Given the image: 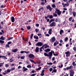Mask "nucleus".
<instances>
[{
	"label": "nucleus",
	"instance_id": "nucleus-26",
	"mask_svg": "<svg viewBox=\"0 0 76 76\" xmlns=\"http://www.w3.org/2000/svg\"><path fill=\"white\" fill-rule=\"evenodd\" d=\"M41 5H43V6H44L45 5V2H44V1H43V2H41L40 3Z\"/></svg>",
	"mask_w": 76,
	"mask_h": 76
},
{
	"label": "nucleus",
	"instance_id": "nucleus-15",
	"mask_svg": "<svg viewBox=\"0 0 76 76\" xmlns=\"http://www.w3.org/2000/svg\"><path fill=\"white\" fill-rule=\"evenodd\" d=\"M47 17L48 18H49V19H53V15H48Z\"/></svg>",
	"mask_w": 76,
	"mask_h": 76
},
{
	"label": "nucleus",
	"instance_id": "nucleus-2",
	"mask_svg": "<svg viewBox=\"0 0 76 76\" xmlns=\"http://www.w3.org/2000/svg\"><path fill=\"white\" fill-rule=\"evenodd\" d=\"M72 67H73V66L72 65L70 66L67 67L66 68H64L63 69L64 70H69V69H72Z\"/></svg>",
	"mask_w": 76,
	"mask_h": 76
},
{
	"label": "nucleus",
	"instance_id": "nucleus-13",
	"mask_svg": "<svg viewBox=\"0 0 76 76\" xmlns=\"http://www.w3.org/2000/svg\"><path fill=\"white\" fill-rule=\"evenodd\" d=\"M56 22H61V19L59 18H56L55 20Z\"/></svg>",
	"mask_w": 76,
	"mask_h": 76
},
{
	"label": "nucleus",
	"instance_id": "nucleus-55",
	"mask_svg": "<svg viewBox=\"0 0 76 76\" xmlns=\"http://www.w3.org/2000/svg\"><path fill=\"white\" fill-rule=\"evenodd\" d=\"M35 39H38V37L37 36H36V37Z\"/></svg>",
	"mask_w": 76,
	"mask_h": 76
},
{
	"label": "nucleus",
	"instance_id": "nucleus-46",
	"mask_svg": "<svg viewBox=\"0 0 76 76\" xmlns=\"http://www.w3.org/2000/svg\"><path fill=\"white\" fill-rule=\"evenodd\" d=\"M73 49L74 51H76V48L75 47H74L73 48Z\"/></svg>",
	"mask_w": 76,
	"mask_h": 76
},
{
	"label": "nucleus",
	"instance_id": "nucleus-41",
	"mask_svg": "<svg viewBox=\"0 0 76 76\" xmlns=\"http://www.w3.org/2000/svg\"><path fill=\"white\" fill-rule=\"evenodd\" d=\"M27 67L28 68H31V66L29 65H28L27 66Z\"/></svg>",
	"mask_w": 76,
	"mask_h": 76
},
{
	"label": "nucleus",
	"instance_id": "nucleus-50",
	"mask_svg": "<svg viewBox=\"0 0 76 76\" xmlns=\"http://www.w3.org/2000/svg\"><path fill=\"white\" fill-rule=\"evenodd\" d=\"M44 47H45V45H44L42 46L41 48H42V49H43V50H44Z\"/></svg>",
	"mask_w": 76,
	"mask_h": 76
},
{
	"label": "nucleus",
	"instance_id": "nucleus-27",
	"mask_svg": "<svg viewBox=\"0 0 76 76\" xmlns=\"http://www.w3.org/2000/svg\"><path fill=\"white\" fill-rule=\"evenodd\" d=\"M53 16L54 17H57V14H56L55 13H53Z\"/></svg>",
	"mask_w": 76,
	"mask_h": 76
},
{
	"label": "nucleus",
	"instance_id": "nucleus-56",
	"mask_svg": "<svg viewBox=\"0 0 76 76\" xmlns=\"http://www.w3.org/2000/svg\"><path fill=\"white\" fill-rule=\"evenodd\" d=\"M51 51L52 52V54H53V55L54 56V55L55 54L54 53V51L53 50H51Z\"/></svg>",
	"mask_w": 76,
	"mask_h": 76
},
{
	"label": "nucleus",
	"instance_id": "nucleus-43",
	"mask_svg": "<svg viewBox=\"0 0 76 76\" xmlns=\"http://www.w3.org/2000/svg\"><path fill=\"white\" fill-rule=\"evenodd\" d=\"M61 66H59L58 67H59V68H62V67H63V65L62 64H61Z\"/></svg>",
	"mask_w": 76,
	"mask_h": 76
},
{
	"label": "nucleus",
	"instance_id": "nucleus-5",
	"mask_svg": "<svg viewBox=\"0 0 76 76\" xmlns=\"http://www.w3.org/2000/svg\"><path fill=\"white\" fill-rule=\"evenodd\" d=\"M56 24L55 22H53L50 25V27H53V26H56Z\"/></svg>",
	"mask_w": 76,
	"mask_h": 76
},
{
	"label": "nucleus",
	"instance_id": "nucleus-3",
	"mask_svg": "<svg viewBox=\"0 0 76 76\" xmlns=\"http://www.w3.org/2000/svg\"><path fill=\"white\" fill-rule=\"evenodd\" d=\"M65 54H66V57H69L70 56V52L69 51H67L66 52H65Z\"/></svg>",
	"mask_w": 76,
	"mask_h": 76
},
{
	"label": "nucleus",
	"instance_id": "nucleus-44",
	"mask_svg": "<svg viewBox=\"0 0 76 76\" xmlns=\"http://www.w3.org/2000/svg\"><path fill=\"white\" fill-rule=\"evenodd\" d=\"M25 57V56H21L20 57V59H24V58Z\"/></svg>",
	"mask_w": 76,
	"mask_h": 76
},
{
	"label": "nucleus",
	"instance_id": "nucleus-51",
	"mask_svg": "<svg viewBox=\"0 0 76 76\" xmlns=\"http://www.w3.org/2000/svg\"><path fill=\"white\" fill-rule=\"evenodd\" d=\"M39 24H36L35 25V26H37V27H39Z\"/></svg>",
	"mask_w": 76,
	"mask_h": 76
},
{
	"label": "nucleus",
	"instance_id": "nucleus-49",
	"mask_svg": "<svg viewBox=\"0 0 76 76\" xmlns=\"http://www.w3.org/2000/svg\"><path fill=\"white\" fill-rule=\"evenodd\" d=\"M5 47H9V45H8V44H6L5 45Z\"/></svg>",
	"mask_w": 76,
	"mask_h": 76
},
{
	"label": "nucleus",
	"instance_id": "nucleus-58",
	"mask_svg": "<svg viewBox=\"0 0 76 76\" xmlns=\"http://www.w3.org/2000/svg\"><path fill=\"white\" fill-rule=\"evenodd\" d=\"M60 42L61 44V43L63 42V41L61 39L60 40Z\"/></svg>",
	"mask_w": 76,
	"mask_h": 76
},
{
	"label": "nucleus",
	"instance_id": "nucleus-9",
	"mask_svg": "<svg viewBox=\"0 0 76 76\" xmlns=\"http://www.w3.org/2000/svg\"><path fill=\"white\" fill-rule=\"evenodd\" d=\"M46 8L47 9L49 10L50 12L52 11V8L50 5H48L47 6H46Z\"/></svg>",
	"mask_w": 76,
	"mask_h": 76
},
{
	"label": "nucleus",
	"instance_id": "nucleus-54",
	"mask_svg": "<svg viewBox=\"0 0 76 76\" xmlns=\"http://www.w3.org/2000/svg\"><path fill=\"white\" fill-rule=\"evenodd\" d=\"M47 50L48 51V52H50V49H49V48H47Z\"/></svg>",
	"mask_w": 76,
	"mask_h": 76
},
{
	"label": "nucleus",
	"instance_id": "nucleus-53",
	"mask_svg": "<svg viewBox=\"0 0 76 76\" xmlns=\"http://www.w3.org/2000/svg\"><path fill=\"white\" fill-rule=\"evenodd\" d=\"M54 46H56L57 45V44L56 42H54L53 44Z\"/></svg>",
	"mask_w": 76,
	"mask_h": 76
},
{
	"label": "nucleus",
	"instance_id": "nucleus-18",
	"mask_svg": "<svg viewBox=\"0 0 76 76\" xmlns=\"http://www.w3.org/2000/svg\"><path fill=\"white\" fill-rule=\"evenodd\" d=\"M44 45H45V46L44 47L45 48V49L47 48H49L50 47V46L48 45L47 44H45Z\"/></svg>",
	"mask_w": 76,
	"mask_h": 76
},
{
	"label": "nucleus",
	"instance_id": "nucleus-1",
	"mask_svg": "<svg viewBox=\"0 0 76 76\" xmlns=\"http://www.w3.org/2000/svg\"><path fill=\"white\" fill-rule=\"evenodd\" d=\"M55 13H57V15H58V16H60V15H61V11H60L59 10H58V9L56 8V9Z\"/></svg>",
	"mask_w": 76,
	"mask_h": 76
},
{
	"label": "nucleus",
	"instance_id": "nucleus-60",
	"mask_svg": "<svg viewBox=\"0 0 76 76\" xmlns=\"http://www.w3.org/2000/svg\"><path fill=\"white\" fill-rule=\"evenodd\" d=\"M41 76H44V73H43L42 72V73L41 74Z\"/></svg>",
	"mask_w": 76,
	"mask_h": 76
},
{
	"label": "nucleus",
	"instance_id": "nucleus-21",
	"mask_svg": "<svg viewBox=\"0 0 76 76\" xmlns=\"http://www.w3.org/2000/svg\"><path fill=\"white\" fill-rule=\"evenodd\" d=\"M45 18L46 19V20H47V22H49V21H50V19H47V18H48V17H47V16H45Z\"/></svg>",
	"mask_w": 76,
	"mask_h": 76
},
{
	"label": "nucleus",
	"instance_id": "nucleus-14",
	"mask_svg": "<svg viewBox=\"0 0 76 76\" xmlns=\"http://www.w3.org/2000/svg\"><path fill=\"white\" fill-rule=\"evenodd\" d=\"M39 48L38 47H36L35 50V52L36 53H38L39 52Z\"/></svg>",
	"mask_w": 76,
	"mask_h": 76
},
{
	"label": "nucleus",
	"instance_id": "nucleus-8",
	"mask_svg": "<svg viewBox=\"0 0 76 76\" xmlns=\"http://www.w3.org/2000/svg\"><path fill=\"white\" fill-rule=\"evenodd\" d=\"M56 38L55 37H53L50 39V41H51L52 42H54L55 41H56Z\"/></svg>",
	"mask_w": 76,
	"mask_h": 76
},
{
	"label": "nucleus",
	"instance_id": "nucleus-25",
	"mask_svg": "<svg viewBox=\"0 0 76 76\" xmlns=\"http://www.w3.org/2000/svg\"><path fill=\"white\" fill-rule=\"evenodd\" d=\"M1 31L2 32H0V35H3V34H4V30H1Z\"/></svg>",
	"mask_w": 76,
	"mask_h": 76
},
{
	"label": "nucleus",
	"instance_id": "nucleus-22",
	"mask_svg": "<svg viewBox=\"0 0 76 76\" xmlns=\"http://www.w3.org/2000/svg\"><path fill=\"white\" fill-rule=\"evenodd\" d=\"M23 71H26V70H28V69L26 68H25V67L23 66Z\"/></svg>",
	"mask_w": 76,
	"mask_h": 76
},
{
	"label": "nucleus",
	"instance_id": "nucleus-62",
	"mask_svg": "<svg viewBox=\"0 0 76 76\" xmlns=\"http://www.w3.org/2000/svg\"><path fill=\"white\" fill-rule=\"evenodd\" d=\"M45 36H47V37H50V35H49L48 34H45Z\"/></svg>",
	"mask_w": 76,
	"mask_h": 76
},
{
	"label": "nucleus",
	"instance_id": "nucleus-63",
	"mask_svg": "<svg viewBox=\"0 0 76 76\" xmlns=\"http://www.w3.org/2000/svg\"><path fill=\"white\" fill-rule=\"evenodd\" d=\"M24 41H28V39L27 38H26L24 39Z\"/></svg>",
	"mask_w": 76,
	"mask_h": 76
},
{
	"label": "nucleus",
	"instance_id": "nucleus-32",
	"mask_svg": "<svg viewBox=\"0 0 76 76\" xmlns=\"http://www.w3.org/2000/svg\"><path fill=\"white\" fill-rule=\"evenodd\" d=\"M44 55L45 56H47V57H49L48 54L47 53H44Z\"/></svg>",
	"mask_w": 76,
	"mask_h": 76
},
{
	"label": "nucleus",
	"instance_id": "nucleus-35",
	"mask_svg": "<svg viewBox=\"0 0 76 76\" xmlns=\"http://www.w3.org/2000/svg\"><path fill=\"white\" fill-rule=\"evenodd\" d=\"M7 73H10L11 72V70L8 69H7Z\"/></svg>",
	"mask_w": 76,
	"mask_h": 76
},
{
	"label": "nucleus",
	"instance_id": "nucleus-20",
	"mask_svg": "<svg viewBox=\"0 0 76 76\" xmlns=\"http://www.w3.org/2000/svg\"><path fill=\"white\" fill-rule=\"evenodd\" d=\"M1 40H3V41H4V40H5L6 38L5 37H3V36H2L1 37Z\"/></svg>",
	"mask_w": 76,
	"mask_h": 76
},
{
	"label": "nucleus",
	"instance_id": "nucleus-45",
	"mask_svg": "<svg viewBox=\"0 0 76 76\" xmlns=\"http://www.w3.org/2000/svg\"><path fill=\"white\" fill-rule=\"evenodd\" d=\"M53 71L54 72V73H56L57 72V69H53Z\"/></svg>",
	"mask_w": 76,
	"mask_h": 76
},
{
	"label": "nucleus",
	"instance_id": "nucleus-12",
	"mask_svg": "<svg viewBox=\"0 0 76 76\" xmlns=\"http://www.w3.org/2000/svg\"><path fill=\"white\" fill-rule=\"evenodd\" d=\"M12 53H17V51H18V49L17 48L14 49H12Z\"/></svg>",
	"mask_w": 76,
	"mask_h": 76
},
{
	"label": "nucleus",
	"instance_id": "nucleus-38",
	"mask_svg": "<svg viewBox=\"0 0 76 76\" xmlns=\"http://www.w3.org/2000/svg\"><path fill=\"white\" fill-rule=\"evenodd\" d=\"M39 50H40V53L41 52H42V51H43L42 50V49L41 48H40Z\"/></svg>",
	"mask_w": 76,
	"mask_h": 76
},
{
	"label": "nucleus",
	"instance_id": "nucleus-17",
	"mask_svg": "<svg viewBox=\"0 0 76 76\" xmlns=\"http://www.w3.org/2000/svg\"><path fill=\"white\" fill-rule=\"evenodd\" d=\"M54 21H55V19L54 18H53L50 20L49 21V23H51L52 22H54Z\"/></svg>",
	"mask_w": 76,
	"mask_h": 76
},
{
	"label": "nucleus",
	"instance_id": "nucleus-19",
	"mask_svg": "<svg viewBox=\"0 0 76 76\" xmlns=\"http://www.w3.org/2000/svg\"><path fill=\"white\" fill-rule=\"evenodd\" d=\"M30 61L31 62V63H34L35 64H37V63H36V62H35L34 61V60H32L31 59H30Z\"/></svg>",
	"mask_w": 76,
	"mask_h": 76
},
{
	"label": "nucleus",
	"instance_id": "nucleus-28",
	"mask_svg": "<svg viewBox=\"0 0 76 76\" xmlns=\"http://www.w3.org/2000/svg\"><path fill=\"white\" fill-rule=\"evenodd\" d=\"M72 13L73 14V16L74 17H75L76 16V12H72Z\"/></svg>",
	"mask_w": 76,
	"mask_h": 76
},
{
	"label": "nucleus",
	"instance_id": "nucleus-4",
	"mask_svg": "<svg viewBox=\"0 0 76 76\" xmlns=\"http://www.w3.org/2000/svg\"><path fill=\"white\" fill-rule=\"evenodd\" d=\"M28 57L29 58H32V59H34V58H35L34 55L32 54H29Z\"/></svg>",
	"mask_w": 76,
	"mask_h": 76
},
{
	"label": "nucleus",
	"instance_id": "nucleus-37",
	"mask_svg": "<svg viewBox=\"0 0 76 76\" xmlns=\"http://www.w3.org/2000/svg\"><path fill=\"white\" fill-rule=\"evenodd\" d=\"M34 36V34H31V35L30 38L31 39H32V37H33V36Z\"/></svg>",
	"mask_w": 76,
	"mask_h": 76
},
{
	"label": "nucleus",
	"instance_id": "nucleus-52",
	"mask_svg": "<svg viewBox=\"0 0 76 76\" xmlns=\"http://www.w3.org/2000/svg\"><path fill=\"white\" fill-rule=\"evenodd\" d=\"M53 68H50L49 69V71H50V72H51V71H53Z\"/></svg>",
	"mask_w": 76,
	"mask_h": 76
},
{
	"label": "nucleus",
	"instance_id": "nucleus-6",
	"mask_svg": "<svg viewBox=\"0 0 76 76\" xmlns=\"http://www.w3.org/2000/svg\"><path fill=\"white\" fill-rule=\"evenodd\" d=\"M69 73H70V76H73L74 75V71L73 69H71L69 71Z\"/></svg>",
	"mask_w": 76,
	"mask_h": 76
},
{
	"label": "nucleus",
	"instance_id": "nucleus-30",
	"mask_svg": "<svg viewBox=\"0 0 76 76\" xmlns=\"http://www.w3.org/2000/svg\"><path fill=\"white\" fill-rule=\"evenodd\" d=\"M13 38V37H9L7 39V40L8 41H10V39H12Z\"/></svg>",
	"mask_w": 76,
	"mask_h": 76
},
{
	"label": "nucleus",
	"instance_id": "nucleus-40",
	"mask_svg": "<svg viewBox=\"0 0 76 76\" xmlns=\"http://www.w3.org/2000/svg\"><path fill=\"white\" fill-rule=\"evenodd\" d=\"M47 64H48V65H52V64H53V63L51 62H50L49 63H48Z\"/></svg>",
	"mask_w": 76,
	"mask_h": 76
},
{
	"label": "nucleus",
	"instance_id": "nucleus-10",
	"mask_svg": "<svg viewBox=\"0 0 76 76\" xmlns=\"http://www.w3.org/2000/svg\"><path fill=\"white\" fill-rule=\"evenodd\" d=\"M11 19V21L12 22H15V18L14 17L12 16L10 18Z\"/></svg>",
	"mask_w": 76,
	"mask_h": 76
},
{
	"label": "nucleus",
	"instance_id": "nucleus-57",
	"mask_svg": "<svg viewBox=\"0 0 76 76\" xmlns=\"http://www.w3.org/2000/svg\"><path fill=\"white\" fill-rule=\"evenodd\" d=\"M31 73H35V71L34 70H32L31 71Z\"/></svg>",
	"mask_w": 76,
	"mask_h": 76
},
{
	"label": "nucleus",
	"instance_id": "nucleus-23",
	"mask_svg": "<svg viewBox=\"0 0 76 76\" xmlns=\"http://www.w3.org/2000/svg\"><path fill=\"white\" fill-rule=\"evenodd\" d=\"M64 31L63 30H61L60 31V35H62V33H63Z\"/></svg>",
	"mask_w": 76,
	"mask_h": 76
},
{
	"label": "nucleus",
	"instance_id": "nucleus-59",
	"mask_svg": "<svg viewBox=\"0 0 76 76\" xmlns=\"http://www.w3.org/2000/svg\"><path fill=\"white\" fill-rule=\"evenodd\" d=\"M15 25H18V23H17V21H15Z\"/></svg>",
	"mask_w": 76,
	"mask_h": 76
},
{
	"label": "nucleus",
	"instance_id": "nucleus-64",
	"mask_svg": "<svg viewBox=\"0 0 76 76\" xmlns=\"http://www.w3.org/2000/svg\"><path fill=\"white\" fill-rule=\"evenodd\" d=\"M54 60H55V57H53L52 58V61H54Z\"/></svg>",
	"mask_w": 76,
	"mask_h": 76
},
{
	"label": "nucleus",
	"instance_id": "nucleus-29",
	"mask_svg": "<svg viewBox=\"0 0 76 76\" xmlns=\"http://www.w3.org/2000/svg\"><path fill=\"white\" fill-rule=\"evenodd\" d=\"M68 39V38L67 37L65 38V39H64V40L65 41V42H67Z\"/></svg>",
	"mask_w": 76,
	"mask_h": 76
},
{
	"label": "nucleus",
	"instance_id": "nucleus-39",
	"mask_svg": "<svg viewBox=\"0 0 76 76\" xmlns=\"http://www.w3.org/2000/svg\"><path fill=\"white\" fill-rule=\"evenodd\" d=\"M72 19H73V18H72V17H71L69 18V21H71L72 20Z\"/></svg>",
	"mask_w": 76,
	"mask_h": 76
},
{
	"label": "nucleus",
	"instance_id": "nucleus-36",
	"mask_svg": "<svg viewBox=\"0 0 76 76\" xmlns=\"http://www.w3.org/2000/svg\"><path fill=\"white\" fill-rule=\"evenodd\" d=\"M4 42V41L3 40H0V43H1V44H3Z\"/></svg>",
	"mask_w": 76,
	"mask_h": 76
},
{
	"label": "nucleus",
	"instance_id": "nucleus-24",
	"mask_svg": "<svg viewBox=\"0 0 76 76\" xmlns=\"http://www.w3.org/2000/svg\"><path fill=\"white\" fill-rule=\"evenodd\" d=\"M41 67H40L38 68H37L36 69V70L37 71H38V70H41Z\"/></svg>",
	"mask_w": 76,
	"mask_h": 76
},
{
	"label": "nucleus",
	"instance_id": "nucleus-33",
	"mask_svg": "<svg viewBox=\"0 0 76 76\" xmlns=\"http://www.w3.org/2000/svg\"><path fill=\"white\" fill-rule=\"evenodd\" d=\"M39 30L37 28H36L35 29V31L36 32H39Z\"/></svg>",
	"mask_w": 76,
	"mask_h": 76
},
{
	"label": "nucleus",
	"instance_id": "nucleus-47",
	"mask_svg": "<svg viewBox=\"0 0 76 76\" xmlns=\"http://www.w3.org/2000/svg\"><path fill=\"white\" fill-rule=\"evenodd\" d=\"M11 43H12V42H7V44H8V45H10L11 44Z\"/></svg>",
	"mask_w": 76,
	"mask_h": 76
},
{
	"label": "nucleus",
	"instance_id": "nucleus-42",
	"mask_svg": "<svg viewBox=\"0 0 76 76\" xmlns=\"http://www.w3.org/2000/svg\"><path fill=\"white\" fill-rule=\"evenodd\" d=\"M15 69V67L12 68L11 69V71H13V70H14Z\"/></svg>",
	"mask_w": 76,
	"mask_h": 76
},
{
	"label": "nucleus",
	"instance_id": "nucleus-16",
	"mask_svg": "<svg viewBox=\"0 0 76 76\" xmlns=\"http://www.w3.org/2000/svg\"><path fill=\"white\" fill-rule=\"evenodd\" d=\"M51 32H52V29L51 28L49 30L48 33L50 35H51L52 34Z\"/></svg>",
	"mask_w": 76,
	"mask_h": 76
},
{
	"label": "nucleus",
	"instance_id": "nucleus-61",
	"mask_svg": "<svg viewBox=\"0 0 76 76\" xmlns=\"http://www.w3.org/2000/svg\"><path fill=\"white\" fill-rule=\"evenodd\" d=\"M73 14V12L72 11H70V15H72Z\"/></svg>",
	"mask_w": 76,
	"mask_h": 76
},
{
	"label": "nucleus",
	"instance_id": "nucleus-48",
	"mask_svg": "<svg viewBox=\"0 0 76 76\" xmlns=\"http://www.w3.org/2000/svg\"><path fill=\"white\" fill-rule=\"evenodd\" d=\"M5 66L6 67H9V65H8V64H6L5 65Z\"/></svg>",
	"mask_w": 76,
	"mask_h": 76
},
{
	"label": "nucleus",
	"instance_id": "nucleus-11",
	"mask_svg": "<svg viewBox=\"0 0 76 76\" xmlns=\"http://www.w3.org/2000/svg\"><path fill=\"white\" fill-rule=\"evenodd\" d=\"M36 46H42V43L41 42H39L36 44Z\"/></svg>",
	"mask_w": 76,
	"mask_h": 76
},
{
	"label": "nucleus",
	"instance_id": "nucleus-7",
	"mask_svg": "<svg viewBox=\"0 0 76 76\" xmlns=\"http://www.w3.org/2000/svg\"><path fill=\"white\" fill-rule=\"evenodd\" d=\"M49 58V59H51V58L53 56V53L52 52H50L48 53Z\"/></svg>",
	"mask_w": 76,
	"mask_h": 76
},
{
	"label": "nucleus",
	"instance_id": "nucleus-34",
	"mask_svg": "<svg viewBox=\"0 0 76 76\" xmlns=\"http://www.w3.org/2000/svg\"><path fill=\"white\" fill-rule=\"evenodd\" d=\"M27 28L28 30H30V29H31V26H27Z\"/></svg>",
	"mask_w": 76,
	"mask_h": 76
},
{
	"label": "nucleus",
	"instance_id": "nucleus-31",
	"mask_svg": "<svg viewBox=\"0 0 76 76\" xmlns=\"http://www.w3.org/2000/svg\"><path fill=\"white\" fill-rule=\"evenodd\" d=\"M52 7L53 8H56V6L55 4H53L52 5Z\"/></svg>",
	"mask_w": 76,
	"mask_h": 76
}]
</instances>
